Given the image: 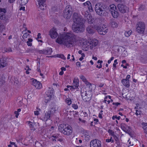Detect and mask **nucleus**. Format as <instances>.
<instances>
[{"instance_id": "052dcab7", "label": "nucleus", "mask_w": 147, "mask_h": 147, "mask_svg": "<svg viewBox=\"0 0 147 147\" xmlns=\"http://www.w3.org/2000/svg\"><path fill=\"white\" fill-rule=\"evenodd\" d=\"M25 7H21L20 9V10H23V11H24L25 9Z\"/></svg>"}, {"instance_id": "c756f323", "label": "nucleus", "mask_w": 147, "mask_h": 147, "mask_svg": "<svg viewBox=\"0 0 147 147\" xmlns=\"http://www.w3.org/2000/svg\"><path fill=\"white\" fill-rule=\"evenodd\" d=\"M55 138H56L57 141H58L60 142H63L64 140V139L63 138L61 137H59L58 136H57Z\"/></svg>"}, {"instance_id": "ddd939ff", "label": "nucleus", "mask_w": 147, "mask_h": 147, "mask_svg": "<svg viewBox=\"0 0 147 147\" xmlns=\"http://www.w3.org/2000/svg\"><path fill=\"white\" fill-rule=\"evenodd\" d=\"M119 11L122 13H124L128 11V8L123 4H119L117 6Z\"/></svg>"}, {"instance_id": "4d7b16f0", "label": "nucleus", "mask_w": 147, "mask_h": 147, "mask_svg": "<svg viewBox=\"0 0 147 147\" xmlns=\"http://www.w3.org/2000/svg\"><path fill=\"white\" fill-rule=\"evenodd\" d=\"M41 34L40 33H38L37 35V38H41Z\"/></svg>"}, {"instance_id": "a18cd8bd", "label": "nucleus", "mask_w": 147, "mask_h": 147, "mask_svg": "<svg viewBox=\"0 0 147 147\" xmlns=\"http://www.w3.org/2000/svg\"><path fill=\"white\" fill-rule=\"evenodd\" d=\"M28 124L29 125L30 127H33V125L31 121H29L28 122Z\"/></svg>"}, {"instance_id": "393cba45", "label": "nucleus", "mask_w": 147, "mask_h": 147, "mask_svg": "<svg viewBox=\"0 0 147 147\" xmlns=\"http://www.w3.org/2000/svg\"><path fill=\"white\" fill-rule=\"evenodd\" d=\"M57 108L56 106H54L52 107L49 109L48 111L50 113L53 115L55 113L56 111L57 110Z\"/></svg>"}, {"instance_id": "58836bf2", "label": "nucleus", "mask_w": 147, "mask_h": 147, "mask_svg": "<svg viewBox=\"0 0 147 147\" xmlns=\"http://www.w3.org/2000/svg\"><path fill=\"white\" fill-rule=\"evenodd\" d=\"M39 53L40 54L47 55V52L46 51V50H39Z\"/></svg>"}, {"instance_id": "864d4df0", "label": "nucleus", "mask_w": 147, "mask_h": 147, "mask_svg": "<svg viewBox=\"0 0 147 147\" xmlns=\"http://www.w3.org/2000/svg\"><path fill=\"white\" fill-rule=\"evenodd\" d=\"M113 136L116 141H118V140L119 139H118V138L115 135H113Z\"/></svg>"}, {"instance_id": "9d476101", "label": "nucleus", "mask_w": 147, "mask_h": 147, "mask_svg": "<svg viewBox=\"0 0 147 147\" xmlns=\"http://www.w3.org/2000/svg\"><path fill=\"white\" fill-rule=\"evenodd\" d=\"M109 10L112 16L115 18H117L119 16V13L116 6L114 4L110 5Z\"/></svg>"}, {"instance_id": "7c9ffc66", "label": "nucleus", "mask_w": 147, "mask_h": 147, "mask_svg": "<svg viewBox=\"0 0 147 147\" xmlns=\"http://www.w3.org/2000/svg\"><path fill=\"white\" fill-rule=\"evenodd\" d=\"M32 40H33L32 38H28V41L26 42V43L28 46H32L31 42L32 41Z\"/></svg>"}, {"instance_id": "a19ab883", "label": "nucleus", "mask_w": 147, "mask_h": 147, "mask_svg": "<svg viewBox=\"0 0 147 147\" xmlns=\"http://www.w3.org/2000/svg\"><path fill=\"white\" fill-rule=\"evenodd\" d=\"M108 132L109 134H111V135L113 136V135H115L114 132L111 129H109L108 130Z\"/></svg>"}, {"instance_id": "20e7f679", "label": "nucleus", "mask_w": 147, "mask_h": 147, "mask_svg": "<svg viewBox=\"0 0 147 147\" xmlns=\"http://www.w3.org/2000/svg\"><path fill=\"white\" fill-rule=\"evenodd\" d=\"M72 19L74 22L73 24H84L85 20L82 16L77 13H74L72 16Z\"/></svg>"}, {"instance_id": "de8ad7c7", "label": "nucleus", "mask_w": 147, "mask_h": 147, "mask_svg": "<svg viewBox=\"0 0 147 147\" xmlns=\"http://www.w3.org/2000/svg\"><path fill=\"white\" fill-rule=\"evenodd\" d=\"M56 136H57V135H56V136H52V137H53V138L52 139V140L53 141H57V140L56 139V138H55V137H56Z\"/></svg>"}, {"instance_id": "2f4dec72", "label": "nucleus", "mask_w": 147, "mask_h": 147, "mask_svg": "<svg viewBox=\"0 0 147 147\" xmlns=\"http://www.w3.org/2000/svg\"><path fill=\"white\" fill-rule=\"evenodd\" d=\"M132 31L131 30H129L128 31H126L125 32V35L126 36L129 37L131 34Z\"/></svg>"}, {"instance_id": "f704fd0d", "label": "nucleus", "mask_w": 147, "mask_h": 147, "mask_svg": "<svg viewBox=\"0 0 147 147\" xmlns=\"http://www.w3.org/2000/svg\"><path fill=\"white\" fill-rule=\"evenodd\" d=\"M145 9V5H140V7L138 8V10L142 11L144 10Z\"/></svg>"}, {"instance_id": "aec40b11", "label": "nucleus", "mask_w": 147, "mask_h": 147, "mask_svg": "<svg viewBox=\"0 0 147 147\" xmlns=\"http://www.w3.org/2000/svg\"><path fill=\"white\" fill-rule=\"evenodd\" d=\"M46 0H38V2L40 8L41 9H44V5H45V2Z\"/></svg>"}, {"instance_id": "49530a36", "label": "nucleus", "mask_w": 147, "mask_h": 147, "mask_svg": "<svg viewBox=\"0 0 147 147\" xmlns=\"http://www.w3.org/2000/svg\"><path fill=\"white\" fill-rule=\"evenodd\" d=\"M112 139V137H111L110 139H107L106 140V142H111V141H112V142H113L114 140H111V139Z\"/></svg>"}, {"instance_id": "2eb2a0df", "label": "nucleus", "mask_w": 147, "mask_h": 147, "mask_svg": "<svg viewBox=\"0 0 147 147\" xmlns=\"http://www.w3.org/2000/svg\"><path fill=\"white\" fill-rule=\"evenodd\" d=\"M49 34L50 37L52 38H56L58 35L56 29L54 28L50 30L49 32Z\"/></svg>"}, {"instance_id": "a211bd4d", "label": "nucleus", "mask_w": 147, "mask_h": 147, "mask_svg": "<svg viewBox=\"0 0 147 147\" xmlns=\"http://www.w3.org/2000/svg\"><path fill=\"white\" fill-rule=\"evenodd\" d=\"M6 59L5 57H2L0 60V68H2L7 65Z\"/></svg>"}, {"instance_id": "37998d69", "label": "nucleus", "mask_w": 147, "mask_h": 147, "mask_svg": "<svg viewBox=\"0 0 147 147\" xmlns=\"http://www.w3.org/2000/svg\"><path fill=\"white\" fill-rule=\"evenodd\" d=\"M136 112L135 113V114L137 115H140L141 114V111L140 110H136Z\"/></svg>"}, {"instance_id": "c85d7f7f", "label": "nucleus", "mask_w": 147, "mask_h": 147, "mask_svg": "<svg viewBox=\"0 0 147 147\" xmlns=\"http://www.w3.org/2000/svg\"><path fill=\"white\" fill-rule=\"evenodd\" d=\"M121 127L123 130L126 132L128 133L130 131L131 129L130 127H127L128 129H126V128H125L124 127L123 125L121 126Z\"/></svg>"}, {"instance_id": "5fc2aeb1", "label": "nucleus", "mask_w": 147, "mask_h": 147, "mask_svg": "<svg viewBox=\"0 0 147 147\" xmlns=\"http://www.w3.org/2000/svg\"><path fill=\"white\" fill-rule=\"evenodd\" d=\"M6 51L7 52H12V51L11 48H9L6 49Z\"/></svg>"}, {"instance_id": "603ef678", "label": "nucleus", "mask_w": 147, "mask_h": 147, "mask_svg": "<svg viewBox=\"0 0 147 147\" xmlns=\"http://www.w3.org/2000/svg\"><path fill=\"white\" fill-rule=\"evenodd\" d=\"M5 82L4 80H0V85L1 86Z\"/></svg>"}, {"instance_id": "0eeeda50", "label": "nucleus", "mask_w": 147, "mask_h": 147, "mask_svg": "<svg viewBox=\"0 0 147 147\" xmlns=\"http://www.w3.org/2000/svg\"><path fill=\"white\" fill-rule=\"evenodd\" d=\"M72 13V10L71 6L68 5L66 6L64 11L63 16L67 19L70 18Z\"/></svg>"}, {"instance_id": "a878e982", "label": "nucleus", "mask_w": 147, "mask_h": 147, "mask_svg": "<svg viewBox=\"0 0 147 147\" xmlns=\"http://www.w3.org/2000/svg\"><path fill=\"white\" fill-rule=\"evenodd\" d=\"M142 128L144 130V132L147 135V123L144 122L142 123Z\"/></svg>"}, {"instance_id": "680f3d73", "label": "nucleus", "mask_w": 147, "mask_h": 147, "mask_svg": "<svg viewBox=\"0 0 147 147\" xmlns=\"http://www.w3.org/2000/svg\"><path fill=\"white\" fill-rule=\"evenodd\" d=\"M37 70L39 72V73H41V71L40 69L39 68V66L37 67Z\"/></svg>"}, {"instance_id": "473e14b6", "label": "nucleus", "mask_w": 147, "mask_h": 147, "mask_svg": "<svg viewBox=\"0 0 147 147\" xmlns=\"http://www.w3.org/2000/svg\"><path fill=\"white\" fill-rule=\"evenodd\" d=\"M52 97H50L48 96H45V101L46 103L50 101Z\"/></svg>"}, {"instance_id": "dca6fc26", "label": "nucleus", "mask_w": 147, "mask_h": 147, "mask_svg": "<svg viewBox=\"0 0 147 147\" xmlns=\"http://www.w3.org/2000/svg\"><path fill=\"white\" fill-rule=\"evenodd\" d=\"M89 44L91 45L90 48L91 49H92L93 47L97 46L98 43V40L94 38L90 39L89 41Z\"/></svg>"}, {"instance_id": "412c9836", "label": "nucleus", "mask_w": 147, "mask_h": 147, "mask_svg": "<svg viewBox=\"0 0 147 147\" xmlns=\"http://www.w3.org/2000/svg\"><path fill=\"white\" fill-rule=\"evenodd\" d=\"M95 28L94 27H93L91 26H88L87 27L86 30L87 32L89 34H93L95 32Z\"/></svg>"}, {"instance_id": "09e8293b", "label": "nucleus", "mask_w": 147, "mask_h": 147, "mask_svg": "<svg viewBox=\"0 0 147 147\" xmlns=\"http://www.w3.org/2000/svg\"><path fill=\"white\" fill-rule=\"evenodd\" d=\"M14 114L16 115V118H18V116L19 115V113L17 111H15L14 112Z\"/></svg>"}, {"instance_id": "4be33fe9", "label": "nucleus", "mask_w": 147, "mask_h": 147, "mask_svg": "<svg viewBox=\"0 0 147 147\" xmlns=\"http://www.w3.org/2000/svg\"><path fill=\"white\" fill-rule=\"evenodd\" d=\"M121 82L126 87H129L130 86L129 80L123 79L121 80Z\"/></svg>"}, {"instance_id": "6ab92c4d", "label": "nucleus", "mask_w": 147, "mask_h": 147, "mask_svg": "<svg viewBox=\"0 0 147 147\" xmlns=\"http://www.w3.org/2000/svg\"><path fill=\"white\" fill-rule=\"evenodd\" d=\"M53 116V115L50 113L49 111H48L46 112L44 117L42 119L43 121H46L48 119H50V118Z\"/></svg>"}, {"instance_id": "338daca9", "label": "nucleus", "mask_w": 147, "mask_h": 147, "mask_svg": "<svg viewBox=\"0 0 147 147\" xmlns=\"http://www.w3.org/2000/svg\"><path fill=\"white\" fill-rule=\"evenodd\" d=\"M107 98V96H106L104 98V100L103 101V102L105 103H106L107 100L106 99Z\"/></svg>"}, {"instance_id": "f03ea898", "label": "nucleus", "mask_w": 147, "mask_h": 147, "mask_svg": "<svg viewBox=\"0 0 147 147\" xmlns=\"http://www.w3.org/2000/svg\"><path fill=\"white\" fill-rule=\"evenodd\" d=\"M58 129L61 133L67 136L70 135L72 132V127L71 126L64 124H61L59 125Z\"/></svg>"}, {"instance_id": "4468645a", "label": "nucleus", "mask_w": 147, "mask_h": 147, "mask_svg": "<svg viewBox=\"0 0 147 147\" xmlns=\"http://www.w3.org/2000/svg\"><path fill=\"white\" fill-rule=\"evenodd\" d=\"M82 14L85 16V17L87 18L88 23L90 24H92L94 20L92 19V17L90 15L88 12L86 11V12L84 11H82Z\"/></svg>"}, {"instance_id": "774afa93", "label": "nucleus", "mask_w": 147, "mask_h": 147, "mask_svg": "<svg viewBox=\"0 0 147 147\" xmlns=\"http://www.w3.org/2000/svg\"><path fill=\"white\" fill-rule=\"evenodd\" d=\"M115 117L116 119L118 120H119L120 119L121 117L120 116L117 117L116 115L115 116Z\"/></svg>"}, {"instance_id": "9b49d317", "label": "nucleus", "mask_w": 147, "mask_h": 147, "mask_svg": "<svg viewBox=\"0 0 147 147\" xmlns=\"http://www.w3.org/2000/svg\"><path fill=\"white\" fill-rule=\"evenodd\" d=\"M94 27L96 30H97L98 33L100 34L105 35L107 32V28L105 26L101 27L100 26H95Z\"/></svg>"}, {"instance_id": "72a5a7b5", "label": "nucleus", "mask_w": 147, "mask_h": 147, "mask_svg": "<svg viewBox=\"0 0 147 147\" xmlns=\"http://www.w3.org/2000/svg\"><path fill=\"white\" fill-rule=\"evenodd\" d=\"M78 84V83H73V86H71V88L74 89L77 88L79 86Z\"/></svg>"}, {"instance_id": "6e6d98bb", "label": "nucleus", "mask_w": 147, "mask_h": 147, "mask_svg": "<svg viewBox=\"0 0 147 147\" xmlns=\"http://www.w3.org/2000/svg\"><path fill=\"white\" fill-rule=\"evenodd\" d=\"M10 144H11L14 145L15 147H17V146L16 144L15 143V142H10Z\"/></svg>"}, {"instance_id": "13d9d810", "label": "nucleus", "mask_w": 147, "mask_h": 147, "mask_svg": "<svg viewBox=\"0 0 147 147\" xmlns=\"http://www.w3.org/2000/svg\"><path fill=\"white\" fill-rule=\"evenodd\" d=\"M26 68H27V69H26V68H25V70H28V71H29V70H31V69L29 68V67L28 66H26Z\"/></svg>"}, {"instance_id": "423d86ee", "label": "nucleus", "mask_w": 147, "mask_h": 147, "mask_svg": "<svg viewBox=\"0 0 147 147\" xmlns=\"http://www.w3.org/2000/svg\"><path fill=\"white\" fill-rule=\"evenodd\" d=\"M81 96L82 97L83 100L86 102H88L91 99L92 94L91 91H88L81 92Z\"/></svg>"}, {"instance_id": "79ce46f5", "label": "nucleus", "mask_w": 147, "mask_h": 147, "mask_svg": "<svg viewBox=\"0 0 147 147\" xmlns=\"http://www.w3.org/2000/svg\"><path fill=\"white\" fill-rule=\"evenodd\" d=\"M72 107L75 109H77L78 108V106L77 104H74L72 105Z\"/></svg>"}, {"instance_id": "e433bc0d", "label": "nucleus", "mask_w": 147, "mask_h": 147, "mask_svg": "<svg viewBox=\"0 0 147 147\" xmlns=\"http://www.w3.org/2000/svg\"><path fill=\"white\" fill-rule=\"evenodd\" d=\"M52 49L51 48H48L46 50V51L47 52V55H51V53L52 52Z\"/></svg>"}, {"instance_id": "c03bdc74", "label": "nucleus", "mask_w": 147, "mask_h": 147, "mask_svg": "<svg viewBox=\"0 0 147 147\" xmlns=\"http://www.w3.org/2000/svg\"><path fill=\"white\" fill-rule=\"evenodd\" d=\"M90 4V2L89 1H88L86 2L83 3L84 5L85 6H89V5Z\"/></svg>"}, {"instance_id": "f3484780", "label": "nucleus", "mask_w": 147, "mask_h": 147, "mask_svg": "<svg viewBox=\"0 0 147 147\" xmlns=\"http://www.w3.org/2000/svg\"><path fill=\"white\" fill-rule=\"evenodd\" d=\"M32 85L34 86L36 88L39 89L42 87V84L40 82L37 81L36 80L34 79L32 81Z\"/></svg>"}, {"instance_id": "39448f33", "label": "nucleus", "mask_w": 147, "mask_h": 147, "mask_svg": "<svg viewBox=\"0 0 147 147\" xmlns=\"http://www.w3.org/2000/svg\"><path fill=\"white\" fill-rule=\"evenodd\" d=\"M72 29L74 32L76 33L82 32L85 30L84 24H73L72 25Z\"/></svg>"}, {"instance_id": "f257e3e1", "label": "nucleus", "mask_w": 147, "mask_h": 147, "mask_svg": "<svg viewBox=\"0 0 147 147\" xmlns=\"http://www.w3.org/2000/svg\"><path fill=\"white\" fill-rule=\"evenodd\" d=\"M75 38L76 36L74 34L68 32L64 33L58 36L56 42L69 47L74 45Z\"/></svg>"}, {"instance_id": "6e6552de", "label": "nucleus", "mask_w": 147, "mask_h": 147, "mask_svg": "<svg viewBox=\"0 0 147 147\" xmlns=\"http://www.w3.org/2000/svg\"><path fill=\"white\" fill-rule=\"evenodd\" d=\"M7 9L5 8H0V19L5 23L9 22L8 18L6 16V13Z\"/></svg>"}, {"instance_id": "cd10ccee", "label": "nucleus", "mask_w": 147, "mask_h": 147, "mask_svg": "<svg viewBox=\"0 0 147 147\" xmlns=\"http://www.w3.org/2000/svg\"><path fill=\"white\" fill-rule=\"evenodd\" d=\"M22 99L20 97H18L17 98L16 100L17 102H18V105L19 106H21L23 105V103L22 102Z\"/></svg>"}, {"instance_id": "8fccbe9b", "label": "nucleus", "mask_w": 147, "mask_h": 147, "mask_svg": "<svg viewBox=\"0 0 147 147\" xmlns=\"http://www.w3.org/2000/svg\"><path fill=\"white\" fill-rule=\"evenodd\" d=\"M76 82V83H78L79 82V80L78 78H74V80L73 83Z\"/></svg>"}, {"instance_id": "3c124183", "label": "nucleus", "mask_w": 147, "mask_h": 147, "mask_svg": "<svg viewBox=\"0 0 147 147\" xmlns=\"http://www.w3.org/2000/svg\"><path fill=\"white\" fill-rule=\"evenodd\" d=\"M113 105H115L116 106H117L119 105H120V103L118 102H113Z\"/></svg>"}, {"instance_id": "bb28decb", "label": "nucleus", "mask_w": 147, "mask_h": 147, "mask_svg": "<svg viewBox=\"0 0 147 147\" xmlns=\"http://www.w3.org/2000/svg\"><path fill=\"white\" fill-rule=\"evenodd\" d=\"M46 94L45 96H48L50 97H52L53 94V90H49L46 92Z\"/></svg>"}, {"instance_id": "5701e85b", "label": "nucleus", "mask_w": 147, "mask_h": 147, "mask_svg": "<svg viewBox=\"0 0 147 147\" xmlns=\"http://www.w3.org/2000/svg\"><path fill=\"white\" fill-rule=\"evenodd\" d=\"M80 78L85 82V84L87 86H88L90 88V86H91L92 84L88 82L85 77L83 76H80Z\"/></svg>"}, {"instance_id": "69168bd1", "label": "nucleus", "mask_w": 147, "mask_h": 147, "mask_svg": "<svg viewBox=\"0 0 147 147\" xmlns=\"http://www.w3.org/2000/svg\"><path fill=\"white\" fill-rule=\"evenodd\" d=\"M61 71H65L66 70V69L64 67H61Z\"/></svg>"}, {"instance_id": "f8f14e48", "label": "nucleus", "mask_w": 147, "mask_h": 147, "mask_svg": "<svg viewBox=\"0 0 147 147\" xmlns=\"http://www.w3.org/2000/svg\"><path fill=\"white\" fill-rule=\"evenodd\" d=\"M90 147H102L101 142L97 139L92 140L90 142Z\"/></svg>"}, {"instance_id": "ea45409f", "label": "nucleus", "mask_w": 147, "mask_h": 147, "mask_svg": "<svg viewBox=\"0 0 147 147\" xmlns=\"http://www.w3.org/2000/svg\"><path fill=\"white\" fill-rule=\"evenodd\" d=\"M89 11H93V9L92 7V5L90 3V4L89 5V6H87Z\"/></svg>"}, {"instance_id": "b1692460", "label": "nucleus", "mask_w": 147, "mask_h": 147, "mask_svg": "<svg viewBox=\"0 0 147 147\" xmlns=\"http://www.w3.org/2000/svg\"><path fill=\"white\" fill-rule=\"evenodd\" d=\"M110 24L112 27L116 28L118 26L116 22L114 19H112L110 20Z\"/></svg>"}, {"instance_id": "1a4fd4ad", "label": "nucleus", "mask_w": 147, "mask_h": 147, "mask_svg": "<svg viewBox=\"0 0 147 147\" xmlns=\"http://www.w3.org/2000/svg\"><path fill=\"white\" fill-rule=\"evenodd\" d=\"M136 30L138 32L141 34L144 33L145 28V24L144 23L139 22L136 24Z\"/></svg>"}, {"instance_id": "0e129e2a", "label": "nucleus", "mask_w": 147, "mask_h": 147, "mask_svg": "<svg viewBox=\"0 0 147 147\" xmlns=\"http://www.w3.org/2000/svg\"><path fill=\"white\" fill-rule=\"evenodd\" d=\"M104 84L101 83L99 84L98 86L99 87H101L103 86Z\"/></svg>"}, {"instance_id": "bf43d9fd", "label": "nucleus", "mask_w": 147, "mask_h": 147, "mask_svg": "<svg viewBox=\"0 0 147 147\" xmlns=\"http://www.w3.org/2000/svg\"><path fill=\"white\" fill-rule=\"evenodd\" d=\"M39 113L38 111H36L34 112V115H38Z\"/></svg>"}, {"instance_id": "4c0bfd02", "label": "nucleus", "mask_w": 147, "mask_h": 147, "mask_svg": "<svg viewBox=\"0 0 147 147\" xmlns=\"http://www.w3.org/2000/svg\"><path fill=\"white\" fill-rule=\"evenodd\" d=\"M57 57H60L64 60H65L66 59V57H65L64 55L63 54H58L57 55Z\"/></svg>"}, {"instance_id": "c9c22d12", "label": "nucleus", "mask_w": 147, "mask_h": 147, "mask_svg": "<svg viewBox=\"0 0 147 147\" xmlns=\"http://www.w3.org/2000/svg\"><path fill=\"white\" fill-rule=\"evenodd\" d=\"M65 102L69 105H71V100L69 98H67L65 99Z\"/></svg>"}, {"instance_id": "e2e57ef3", "label": "nucleus", "mask_w": 147, "mask_h": 147, "mask_svg": "<svg viewBox=\"0 0 147 147\" xmlns=\"http://www.w3.org/2000/svg\"><path fill=\"white\" fill-rule=\"evenodd\" d=\"M76 64L77 66H80V63L79 62H77Z\"/></svg>"}, {"instance_id": "7ed1b4c3", "label": "nucleus", "mask_w": 147, "mask_h": 147, "mask_svg": "<svg viewBox=\"0 0 147 147\" xmlns=\"http://www.w3.org/2000/svg\"><path fill=\"white\" fill-rule=\"evenodd\" d=\"M95 10L96 13L100 16H106L108 14V12L100 3L96 4Z\"/></svg>"}]
</instances>
